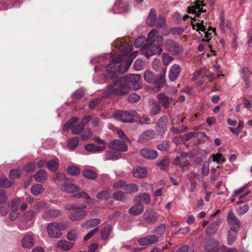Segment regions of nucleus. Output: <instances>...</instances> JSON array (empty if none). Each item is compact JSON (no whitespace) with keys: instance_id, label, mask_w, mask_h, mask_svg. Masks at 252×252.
Returning a JSON list of instances; mask_svg holds the SVG:
<instances>
[{"instance_id":"nucleus-1","label":"nucleus","mask_w":252,"mask_h":252,"mask_svg":"<svg viewBox=\"0 0 252 252\" xmlns=\"http://www.w3.org/2000/svg\"><path fill=\"white\" fill-rule=\"evenodd\" d=\"M141 76L139 74H130L128 76L122 77L117 81L114 80L113 84L108 86L105 95L109 96L112 94L121 95L127 94L130 90L129 83L135 90H138L141 87Z\"/></svg>"},{"instance_id":"nucleus-2","label":"nucleus","mask_w":252,"mask_h":252,"mask_svg":"<svg viewBox=\"0 0 252 252\" xmlns=\"http://www.w3.org/2000/svg\"><path fill=\"white\" fill-rule=\"evenodd\" d=\"M131 63V58H126L124 55H119L106 66V70L107 73H111L115 72L117 69L119 72L124 73L127 71Z\"/></svg>"},{"instance_id":"nucleus-3","label":"nucleus","mask_w":252,"mask_h":252,"mask_svg":"<svg viewBox=\"0 0 252 252\" xmlns=\"http://www.w3.org/2000/svg\"><path fill=\"white\" fill-rule=\"evenodd\" d=\"M166 67L162 69V74L156 76L151 71L146 70L144 75L145 80L149 83L154 84L157 88H160L165 83V75Z\"/></svg>"},{"instance_id":"nucleus-4","label":"nucleus","mask_w":252,"mask_h":252,"mask_svg":"<svg viewBox=\"0 0 252 252\" xmlns=\"http://www.w3.org/2000/svg\"><path fill=\"white\" fill-rule=\"evenodd\" d=\"M138 116V113L134 110L129 111L119 110L113 113V117L115 119L124 123H132L134 122V118Z\"/></svg>"},{"instance_id":"nucleus-5","label":"nucleus","mask_w":252,"mask_h":252,"mask_svg":"<svg viewBox=\"0 0 252 252\" xmlns=\"http://www.w3.org/2000/svg\"><path fill=\"white\" fill-rule=\"evenodd\" d=\"M162 51L161 47L160 46H157V44L154 43L148 44L147 43L142 49V54L147 58L156 54H160Z\"/></svg>"},{"instance_id":"nucleus-6","label":"nucleus","mask_w":252,"mask_h":252,"mask_svg":"<svg viewBox=\"0 0 252 252\" xmlns=\"http://www.w3.org/2000/svg\"><path fill=\"white\" fill-rule=\"evenodd\" d=\"M166 49L173 55H178L182 53L183 48L180 44L175 43L172 39H168L164 42Z\"/></svg>"},{"instance_id":"nucleus-7","label":"nucleus","mask_w":252,"mask_h":252,"mask_svg":"<svg viewBox=\"0 0 252 252\" xmlns=\"http://www.w3.org/2000/svg\"><path fill=\"white\" fill-rule=\"evenodd\" d=\"M168 119L167 116L163 115L160 117L156 123V129L160 134H163L167 130Z\"/></svg>"},{"instance_id":"nucleus-8","label":"nucleus","mask_w":252,"mask_h":252,"mask_svg":"<svg viewBox=\"0 0 252 252\" xmlns=\"http://www.w3.org/2000/svg\"><path fill=\"white\" fill-rule=\"evenodd\" d=\"M87 211L82 208L77 207L70 213L69 218L72 221H80L87 216Z\"/></svg>"},{"instance_id":"nucleus-9","label":"nucleus","mask_w":252,"mask_h":252,"mask_svg":"<svg viewBox=\"0 0 252 252\" xmlns=\"http://www.w3.org/2000/svg\"><path fill=\"white\" fill-rule=\"evenodd\" d=\"M47 231L49 236L52 238H58L62 235V232L60 231L57 222L49 223L47 226Z\"/></svg>"},{"instance_id":"nucleus-10","label":"nucleus","mask_w":252,"mask_h":252,"mask_svg":"<svg viewBox=\"0 0 252 252\" xmlns=\"http://www.w3.org/2000/svg\"><path fill=\"white\" fill-rule=\"evenodd\" d=\"M227 221L230 229H240V222L233 212H229L228 213L227 216Z\"/></svg>"},{"instance_id":"nucleus-11","label":"nucleus","mask_w":252,"mask_h":252,"mask_svg":"<svg viewBox=\"0 0 252 252\" xmlns=\"http://www.w3.org/2000/svg\"><path fill=\"white\" fill-rule=\"evenodd\" d=\"M108 147L112 150L120 152H126L128 150L126 144L118 139L110 142L108 144Z\"/></svg>"},{"instance_id":"nucleus-12","label":"nucleus","mask_w":252,"mask_h":252,"mask_svg":"<svg viewBox=\"0 0 252 252\" xmlns=\"http://www.w3.org/2000/svg\"><path fill=\"white\" fill-rule=\"evenodd\" d=\"M159 241V238L156 235H151L142 237L138 240V243L141 246L150 245L156 243Z\"/></svg>"},{"instance_id":"nucleus-13","label":"nucleus","mask_w":252,"mask_h":252,"mask_svg":"<svg viewBox=\"0 0 252 252\" xmlns=\"http://www.w3.org/2000/svg\"><path fill=\"white\" fill-rule=\"evenodd\" d=\"M202 5H204L202 2L199 0H197L194 5L188 7V12L189 13L194 14L196 16L198 17L201 12H206V10H203L202 8L200 7Z\"/></svg>"},{"instance_id":"nucleus-14","label":"nucleus","mask_w":252,"mask_h":252,"mask_svg":"<svg viewBox=\"0 0 252 252\" xmlns=\"http://www.w3.org/2000/svg\"><path fill=\"white\" fill-rule=\"evenodd\" d=\"M143 219L149 224H154L158 220V216L152 210H146L143 214Z\"/></svg>"},{"instance_id":"nucleus-15","label":"nucleus","mask_w":252,"mask_h":252,"mask_svg":"<svg viewBox=\"0 0 252 252\" xmlns=\"http://www.w3.org/2000/svg\"><path fill=\"white\" fill-rule=\"evenodd\" d=\"M218 241L214 239H209L205 243V249L208 252H215L219 247Z\"/></svg>"},{"instance_id":"nucleus-16","label":"nucleus","mask_w":252,"mask_h":252,"mask_svg":"<svg viewBox=\"0 0 252 252\" xmlns=\"http://www.w3.org/2000/svg\"><path fill=\"white\" fill-rule=\"evenodd\" d=\"M220 224V220H217L211 222L206 229V235L209 236L215 235L217 232Z\"/></svg>"},{"instance_id":"nucleus-17","label":"nucleus","mask_w":252,"mask_h":252,"mask_svg":"<svg viewBox=\"0 0 252 252\" xmlns=\"http://www.w3.org/2000/svg\"><path fill=\"white\" fill-rule=\"evenodd\" d=\"M149 113L151 115H155L160 112L161 107L158 102L154 99H151L148 101Z\"/></svg>"},{"instance_id":"nucleus-18","label":"nucleus","mask_w":252,"mask_h":252,"mask_svg":"<svg viewBox=\"0 0 252 252\" xmlns=\"http://www.w3.org/2000/svg\"><path fill=\"white\" fill-rule=\"evenodd\" d=\"M141 155L147 159H154L158 157V153L155 150L150 148L143 149L140 150Z\"/></svg>"},{"instance_id":"nucleus-19","label":"nucleus","mask_w":252,"mask_h":252,"mask_svg":"<svg viewBox=\"0 0 252 252\" xmlns=\"http://www.w3.org/2000/svg\"><path fill=\"white\" fill-rule=\"evenodd\" d=\"M155 132L152 130H147L141 133L138 138V141L139 143H142L146 141H149L154 138Z\"/></svg>"},{"instance_id":"nucleus-20","label":"nucleus","mask_w":252,"mask_h":252,"mask_svg":"<svg viewBox=\"0 0 252 252\" xmlns=\"http://www.w3.org/2000/svg\"><path fill=\"white\" fill-rule=\"evenodd\" d=\"M21 243L23 248L31 249L34 245L35 240L31 235H26L22 239Z\"/></svg>"},{"instance_id":"nucleus-21","label":"nucleus","mask_w":252,"mask_h":252,"mask_svg":"<svg viewBox=\"0 0 252 252\" xmlns=\"http://www.w3.org/2000/svg\"><path fill=\"white\" fill-rule=\"evenodd\" d=\"M181 72L180 66L177 64H173L170 68L169 78L171 81L177 79Z\"/></svg>"},{"instance_id":"nucleus-22","label":"nucleus","mask_w":252,"mask_h":252,"mask_svg":"<svg viewBox=\"0 0 252 252\" xmlns=\"http://www.w3.org/2000/svg\"><path fill=\"white\" fill-rule=\"evenodd\" d=\"M203 21H202L201 23H197L196 24H192L193 29L194 30H196V31H201L202 32H204L205 33V37L207 38V39H203V41L209 42V40L208 39V38L209 37L210 35H211V33L209 32L208 31H206V27L203 25Z\"/></svg>"},{"instance_id":"nucleus-23","label":"nucleus","mask_w":252,"mask_h":252,"mask_svg":"<svg viewBox=\"0 0 252 252\" xmlns=\"http://www.w3.org/2000/svg\"><path fill=\"white\" fill-rule=\"evenodd\" d=\"M133 175L137 178H142L146 177L148 174L147 170L145 167L136 166L133 170Z\"/></svg>"},{"instance_id":"nucleus-24","label":"nucleus","mask_w":252,"mask_h":252,"mask_svg":"<svg viewBox=\"0 0 252 252\" xmlns=\"http://www.w3.org/2000/svg\"><path fill=\"white\" fill-rule=\"evenodd\" d=\"M85 149L93 153H98L104 151L105 147L104 146H98L93 144H88L85 145Z\"/></svg>"},{"instance_id":"nucleus-25","label":"nucleus","mask_w":252,"mask_h":252,"mask_svg":"<svg viewBox=\"0 0 252 252\" xmlns=\"http://www.w3.org/2000/svg\"><path fill=\"white\" fill-rule=\"evenodd\" d=\"M144 209V205L141 203H138L129 208L128 212L131 215H138L143 212Z\"/></svg>"},{"instance_id":"nucleus-26","label":"nucleus","mask_w":252,"mask_h":252,"mask_svg":"<svg viewBox=\"0 0 252 252\" xmlns=\"http://www.w3.org/2000/svg\"><path fill=\"white\" fill-rule=\"evenodd\" d=\"M157 98L165 109H168L169 107L170 98L164 93H159Z\"/></svg>"},{"instance_id":"nucleus-27","label":"nucleus","mask_w":252,"mask_h":252,"mask_svg":"<svg viewBox=\"0 0 252 252\" xmlns=\"http://www.w3.org/2000/svg\"><path fill=\"white\" fill-rule=\"evenodd\" d=\"M61 189L66 192L73 193L77 192L80 189L75 185L71 183H64L61 187Z\"/></svg>"},{"instance_id":"nucleus-28","label":"nucleus","mask_w":252,"mask_h":252,"mask_svg":"<svg viewBox=\"0 0 252 252\" xmlns=\"http://www.w3.org/2000/svg\"><path fill=\"white\" fill-rule=\"evenodd\" d=\"M33 177L37 182L44 183L47 179V172L44 170H39L34 175Z\"/></svg>"},{"instance_id":"nucleus-29","label":"nucleus","mask_w":252,"mask_h":252,"mask_svg":"<svg viewBox=\"0 0 252 252\" xmlns=\"http://www.w3.org/2000/svg\"><path fill=\"white\" fill-rule=\"evenodd\" d=\"M101 222L100 219H93L86 221V222L81 224V226L84 228H91L98 225Z\"/></svg>"},{"instance_id":"nucleus-30","label":"nucleus","mask_w":252,"mask_h":252,"mask_svg":"<svg viewBox=\"0 0 252 252\" xmlns=\"http://www.w3.org/2000/svg\"><path fill=\"white\" fill-rule=\"evenodd\" d=\"M62 214V212L59 209H51L48 211L45 212L42 217L44 219L48 218H56L60 216Z\"/></svg>"},{"instance_id":"nucleus-31","label":"nucleus","mask_w":252,"mask_h":252,"mask_svg":"<svg viewBox=\"0 0 252 252\" xmlns=\"http://www.w3.org/2000/svg\"><path fill=\"white\" fill-rule=\"evenodd\" d=\"M44 191V188L41 184H35L31 188V192L34 196L41 194Z\"/></svg>"},{"instance_id":"nucleus-32","label":"nucleus","mask_w":252,"mask_h":252,"mask_svg":"<svg viewBox=\"0 0 252 252\" xmlns=\"http://www.w3.org/2000/svg\"><path fill=\"white\" fill-rule=\"evenodd\" d=\"M239 230L230 229L227 233V242L229 245H232L236 240L237 233Z\"/></svg>"},{"instance_id":"nucleus-33","label":"nucleus","mask_w":252,"mask_h":252,"mask_svg":"<svg viewBox=\"0 0 252 252\" xmlns=\"http://www.w3.org/2000/svg\"><path fill=\"white\" fill-rule=\"evenodd\" d=\"M74 245L71 242H68L66 240H60L57 243V247L62 250L67 251L71 249Z\"/></svg>"},{"instance_id":"nucleus-34","label":"nucleus","mask_w":252,"mask_h":252,"mask_svg":"<svg viewBox=\"0 0 252 252\" xmlns=\"http://www.w3.org/2000/svg\"><path fill=\"white\" fill-rule=\"evenodd\" d=\"M212 159L213 161L216 162L218 164H219L226 161V159L222 155V154L220 153H217L215 155H212L208 159L209 162H210Z\"/></svg>"},{"instance_id":"nucleus-35","label":"nucleus","mask_w":252,"mask_h":252,"mask_svg":"<svg viewBox=\"0 0 252 252\" xmlns=\"http://www.w3.org/2000/svg\"><path fill=\"white\" fill-rule=\"evenodd\" d=\"M156 18L157 15L155 10L154 9H151L147 19V22L148 25L151 27H154L156 25Z\"/></svg>"},{"instance_id":"nucleus-36","label":"nucleus","mask_w":252,"mask_h":252,"mask_svg":"<svg viewBox=\"0 0 252 252\" xmlns=\"http://www.w3.org/2000/svg\"><path fill=\"white\" fill-rule=\"evenodd\" d=\"M135 200L137 202H142L143 203L148 204L151 202V197L148 193H142L139 194L135 197Z\"/></svg>"},{"instance_id":"nucleus-37","label":"nucleus","mask_w":252,"mask_h":252,"mask_svg":"<svg viewBox=\"0 0 252 252\" xmlns=\"http://www.w3.org/2000/svg\"><path fill=\"white\" fill-rule=\"evenodd\" d=\"M121 155L120 153L114 151H107L104 156V159L115 160L119 159Z\"/></svg>"},{"instance_id":"nucleus-38","label":"nucleus","mask_w":252,"mask_h":252,"mask_svg":"<svg viewBox=\"0 0 252 252\" xmlns=\"http://www.w3.org/2000/svg\"><path fill=\"white\" fill-rule=\"evenodd\" d=\"M85 128L84 125L83 123H79L72 126L71 131L73 134L77 135L81 133Z\"/></svg>"},{"instance_id":"nucleus-39","label":"nucleus","mask_w":252,"mask_h":252,"mask_svg":"<svg viewBox=\"0 0 252 252\" xmlns=\"http://www.w3.org/2000/svg\"><path fill=\"white\" fill-rule=\"evenodd\" d=\"M112 196L114 199L123 202H125L128 199L126 194L120 191L114 192Z\"/></svg>"},{"instance_id":"nucleus-40","label":"nucleus","mask_w":252,"mask_h":252,"mask_svg":"<svg viewBox=\"0 0 252 252\" xmlns=\"http://www.w3.org/2000/svg\"><path fill=\"white\" fill-rule=\"evenodd\" d=\"M59 166V165L58 162L55 159L50 160L47 162V167L48 169L52 172L56 171L58 170Z\"/></svg>"},{"instance_id":"nucleus-41","label":"nucleus","mask_w":252,"mask_h":252,"mask_svg":"<svg viewBox=\"0 0 252 252\" xmlns=\"http://www.w3.org/2000/svg\"><path fill=\"white\" fill-rule=\"evenodd\" d=\"M158 32L156 29H153L148 33L147 41L148 44L154 43L155 42V38Z\"/></svg>"},{"instance_id":"nucleus-42","label":"nucleus","mask_w":252,"mask_h":252,"mask_svg":"<svg viewBox=\"0 0 252 252\" xmlns=\"http://www.w3.org/2000/svg\"><path fill=\"white\" fill-rule=\"evenodd\" d=\"M74 196L76 198H84L86 199V202L88 204H93L94 202V200H92L88 194L84 191L77 193L74 194Z\"/></svg>"},{"instance_id":"nucleus-43","label":"nucleus","mask_w":252,"mask_h":252,"mask_svg":"<svg viewBox=\"0 0 252 252\" xmlns=\"http://www.w3.org/2000/svg\"><path fill=\"white\" fill-rule=\"evenodd\" d=\"M79 232L77 229H72L67 232L66 238L70 241H74L77 239Z\"/></svg>"},{"instance_id":"nucleus-44","label":"nucleus","mask_w":252,"mask_h":252,"mask_svg":"<svg viewBox=\"0 0 252 252\" xmlns=\"http://www.w3.org/2000/svg\"><path fill=\"white\" fill-rule=\"evenodd\" d=\"M83 174L86 178L91 180H94L97 177V174L95 172L88 169L83 170Z\"/></svg>"},{"instance_id":"nucleus-45","label":"nucleus","mask_w":252,"mask_h":252,"mask_svg":"<svg viewBox=\"0 0 252 252\" xmlns=\"http://www.w3.org/2000/svg\"><path fill=\"white\" fill-rule=\"evenodd\" d=\"M79 143V139L77 137H73L68 142L67 147L71 150H75Z\"/></svg>"},{"instance_id":"nucleus-46","label":"nucleus","mask_w":252,"mask_h":252,"mask_svg":"<svg viewBox=\"0 0 252 252\" xmlns=\"http://www.w3.org/2000/svg\"><path fill=\"white\" fill-rule=\"evenodd\" d=\"M112 228L111 226L108 225L105 227L101 233V237L102 239L106 240L108 239Z\"/></svg>"},{"instance_id":"nucleus-47","label":"nucleus","mask_w":252,"mask_h":252,"mask_svg":"<svg viewBox=\"0 0 252 252\" xmlns=\"http://www.w3.org/2000/svg\"><path fill=\"white\" fill-rule=\"evenodd\" d=\"M145 66V63L144 61L138 59L137 60L133 65L134 68L135 70L140 71L142 70Z\"/></svg>"},{"instance_id":"nucleus-48","label":"nucleus","mask_w":252,"mask_h":252,"mask_svg":"<svg viewBox=\"0 0 252 252\" xmlns=\"http://www.w3.org/2000/svg\"><path fill=\"white\" fill-rule=\"evenodd\" d=\"M67 173L71 176H76L80 172V168L75 166H69L67 169Z\"/></svg>"},{"instance_id":"nucleus-49","label":"nucleus","mask_w":252,"mask_h":252,"mask_svg":"<svg viewBox=\"0 0 252 252\" xmlns=\"http://www.w3.org/2000/svg\"><path fill=\"white\" fill-rule=\"evenodd\" d=\"M13 182L8 181L5 177L0 178V187L3 188H10L12 186Z\"/></svg>"},{"instance_id":"nucleus-50","label":"nucleus","mask_w":252,"mask_h":252,"mask_svg":"<svg viewBox=\"0 0 252 252\" xmlns=\"http://www.w3.org/2000/svg\"><path fill=\"white\" fill-rule=\"evenodd\" d=\"M163 64L166 66L174 60V58L167 53H164L162 54Z\"/></svg>"},{"instance_id":"nucleus-51","label":"nucleus","mask_w":252,"mask_h":252,"mask_svg":"<svg viewBox=\"0 0 252 252\" xmlns=\"http://www.w3.org/2000/svg\"><path fill=\"white\" fill-rule=\"evenodd\" d=\"M106 91V90L104 92V95L102 97H98L97 98L94 99L90 102L89 106L90 109L94 108L98 103L100 102L102 98L107 97L105 95Z\"/></svg>"},{"instance_id":"nucleus-52","label":"nucleus","mask_w":252,"mask_h":252,"mask_svg":"<svg viewBox=\"0 0 252 252\" xmlns=\"http://www.w3.org/2000/svg\"><path fill=\"white\" fill-rule=\"evenodd\" d=\"M110 193L107 190H103L98 192L96 195V197L99 199L105 200L110 197Z\"/></svg>"},{"instance_id":"nucleus-53","label":"nucleus","mask_w":252,"mask_h":252,"mask_svg":"<svg viewBox=\"0 0 252 252\" xmlns=\"http://www.w3.org/2000/svg\"><path fill=\"white\" fill-rule=\"evenodd\" d=\"M156 26L158 28H162L164 27L166 25V20L165 18L161 15H159L157 20L156 19Z\"/></svg>"},{"instance_id":"nucleus-54","label":"nucleus","mask_w":252,"mask_h":252,"mask_svg":"<svg viewBox=\"0 0 252 252\" xmlns=\"http://www.w3.org/2000/svg\"><path fill=\"white\" fill-rule=\"evenodd\" d=\"M152 66L153 69L157 71H162V69L164 67H161V62L160 60L158 59H155L153 62Z\"/></svg>"},{"instance_id":"nucleus-55","label":"nucleus","mask_w":252,"mask_h":252,"mask_svg":"<svg viewBox=\"0 0 252 252\" xmlns=\"http://www.w3.org/2000/svg\"><path fill=\"white\" fill-rule=\"evenodd\" d=\"M166 229V226L165 224L164 223H161L156 227L155 231L158 235H161L165 233Z\"/></svg>"},{"instance_id":"nucleus-56","label":"nucleus","mask_w":252,"mask_h":252,"mask_svg":"<svg viewBox=\"0 0 252 252\" xmlns=\"http://www.w3.org/2000/svg\"><path fill=\"white\" fill-rule=\"evenodd\" d=\"M21 173L20 169H12L10 171L9 176L10 178L14 179L19 178Z\"/></svg>"},{"instance_id":"nucleus-57","label":"nucleus","mask_w":252,"mask_h":252,"mask_svg":"<svg viewBox=\"0 0 252 252\" xmlns=\"http://www.w3.org/2000/svg\"><path fill=\"white\" fill-rule=\"evenodd\" d=\"M138 186L135 184H126V190L131 192V193H135L138 191Z\"/></svg>"},{"instance_id":"nucleus-58","label":"nucleus","mask_w":252,"mask_h":252,"mask_svg":"<svg viewBox=\"0 0 252 252\" xmlns=\"http://www.w3.org/2000/svg\"><path fill=\"white\" fill-rule=\"evenodd\" d=\"M170 148V144L168 141H164L157 146V149L161 151H166Z\"/></svg>"},{"instance_id":"nucleus-59","label":"nucleus","mask_w":252,"mask_h":252,"mask_svg":"<svg viewBox=\"0 0 252 252\" xmlns=\"http://www.w3.org/2000/svg\"><path fill=\"white\" fill-rule=\"evenodd\" d=\"M33 207L37 210L44 209L47 208V204L44 201L36 202H35Z\"/></svg>"},{"instance_id":"nucleus-60","label":"nucleus","mask_w":252,"mask_h":252,"mask_svg":"<svg viewBox=\"0 0 252 252\" xmlns=\"http://www.w3.org/2000/svg\"><path fill=\"white\" fill-rule=\"evenodd\" d=\"M169 164V159L167 157H164L161 161L158 162V165L161 169H164Z\"/></svg>"},{"instance_id":"nucleus-61","label":"nucleus","mask_w":252,"mask_h":252,"mask_svg":"<svg viewBox=\"0 0 252 252\" xmlns=\"http://www.w3.org/2000/svg\"><path fill=\"white\" fill-rule=\"evenodd\" d=\"M249 209V206L248 204H245L242 206L240 207L237 210V212L238 215H242L247 213Z\"/></svg>"},{"instance_id":"nucleus-62","label":"nucleus","mask_w":252,"mask_h":252,"mask_svg":"<svg viewBox=\"0 0 252 252\" xmlns=\"http://www.w3.org/2000/svg\"><path fill=\"white\" fill-rule=\"evenodd\" d=\"M249 72V70L247 67H244L240 71L242 77L246 82L249 80V76L248 75Z\"/></svg>"},{"instance_id":"nucleus-63","label":"nucleus","mask_w":252,"mask_h":252,"mask_svg":"<svg viewBox=\"0 0 252 252\" xmlns=\"http://www.w3.org/2000/svg\"><path fill=\"white\" fill-rule=\"evenodd\" d=\"M35 169V164L34 162H30L24 167V170L28 172H32Z\"/></svg>"},{"instance_id":"nucleus-64","label":"nucleus","mask_w":252,"mask_h":252,"mask_svg":"<svg viewBox=\"0 0 252 252\" xmlns=\"http://www.w3.org/2000/svg\"><path fill=\"white\" fill-rule=\"evenodd\" d=\"M215 252H238L236 249H227L225 246L219 247Z\"/></svg>"}]
</instances>
